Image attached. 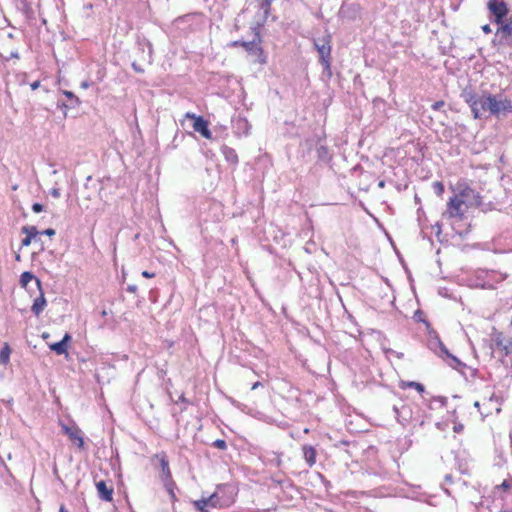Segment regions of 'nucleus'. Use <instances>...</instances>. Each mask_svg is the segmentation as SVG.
<instances>
[{
  "label": "nucleus",
  "instance_id": "24",
  "mask_svg": "<svg viewBox=\"0 0 512 512\" xmlns=\"http://www.w3.org/2000/svg\"><path fill=\"white\" fill-rule=\"evenodd\" d=\"M433 189L435 191V193L438 195V196H442L443 193H444V185L442 182L440 181H436L433 183Z\"/></svg>",
  "mask_w": 512,
  "mask_h": 512
},
{
  "label": "nucleus",
  "instance_id": "40",
  "mask_svg": "<svg viewBox=\"0 0 512 512\" xmlns=\"http://www.w3.org/2000/svg\"><path fill=\"white\" fill-rule=\"evenodd\" d=\"M272 1H273V0H264L265 5H266L267 7H269V6H270V4H271V2H272Z\"/></svg>",
  "mask_w": 512,
  "mask_h": 512
},
{
  "label": "nucleus",
  "instance_id": "16",
  "mask_svg": "<svg viewBox=\"0 0 512 512\" xmlns=\"http://www.w3.org/2000/svg\"><path fill=\"white\" fill-rule=\"evenodd\" d=\"M96 488L99 494V497L104 501L112 500L113 489L108 488L104 481H99L96 484Z\"/></svg>",
  "mask_w": 512,
  "mask_h": 512
},
{
  "label": "nucleus",
  "instance_id": "34",
  "mask_svg": "<svg viewBox=\"0 0 512 512\" xmlns=\"http://www.w3.org/2000/svg\"><path fill=\"white\" fill-rule=\"evenodd\" d=\"M39 86H40V82H39V81H34V82L31 84V89H32V90H36Z\"/></svg>",
  "mask_w": 512,
  "mask_h": 512
},
{
  "label": "nucleus",
  "instance_id": "20",
  "mask_svg": "<svg viewBox=\"0 0 512 512\" xmlns=\"http://www.w3.org/2000/svg\"><path fill=\"white\" fill-rule=\"evenodd\" d=\"M63 94L69 99V104L63 103V107L74 108L80 104L78 97H76L71 91H63Z\"/></svg>",
  "mask_w": 512,
  "mask_h": 512
},
{
  "label": "nucleus",
  "instance_id": "32",
  "mask_svg": "<svg viewBox=\"0 0 512 512\" xmlns=\"http://www.w3.org/2000/svg\"><path fill=\"white\" fill-rule=\"evenodd\" d=\"M244 41H240V40H237V41H233L229 44V46L231 47H241V44L243 43Z\"/></svg>",
  "mask_w": 512,
  "mask_h": 512
},
{
  "label": "nucleus",
  "instance_id": "4",
  "mask_svg": "<svg viewBox=\"0 0 512 512\" xmlns=\"http://www.w3.org/2000/svg\"><path fill=\"white\" fill-rule=\"evenodd\" d=\"M493 97L494 95L488 94L479 97H471V99L468 100L474 118H481L482 115L487 111L491 113Z\"/></svg>",
  "mask_w": 512,
  "mask_h": 512
},
{
  "label": "nucleus",
  "instance_id": "8",
  "mask_svg": "<svg viewBox=\"0 0 512 512\" xmlns=\"http://www.w3.org/2000/svg\"><path fill=\"white\" fill-rule=\"evenodd\" d=\"M60 426L63 433L66 434L72 442H74L81 449L84 447L82 432L76 425L69 426L64 423H60Z\"/></svg>",
  "mask_w": 512,
  "mask_h": 512
},
{
  "label": "nucleus",
  "instance_id": "28",
  "mask_svg": "<svg viewBox=\"0 0 512 512\" xmlns=\"http://www.w3.org/2000/svg\"><path fill=\"white\" fill-rule=\"evenodd\" d=\"M32 210L35 212V213H40L43 211V205L40 204V203H34L32 205Z\"/></svg>",
  "mask_w": 512,
  "mask_h": 512
},
{
  "label": "nucleus",
  "instance_id": "13",
  "mask_svg": "<svg viewBox=\"0 0 512 512\" xmlns=\"http://www.w3.org/2000/svg\"><path fill=\"white\" fill-rule=\"evenodd\" d=\"M70 340L71 336L66 333L61 341L50 344L49 348L58 355L66 354L68 349V342Z\"/></svg>",
  "mask_w": 512,
  "mask_h": 512
},
{
  "label": "nucleus",
  "instance_id": "6",
  "mask_svg": "<svg viewBox=\"0 0 512 512\" xmlns=\"http://www.w3.org/2000/svg\"><path fill=\"white\" fill-rule=\"evenodd\" d=\"M162 484L165 487L166 492L169 495L171 504L173 505L177 501L176 490L177 486L172 480L171 473L168 467V463L162 459Z\"/></svg>",
  "mask_w": 512,
  "mask_h": 512
},
{
  "label": "nucleus",
  "instance_id": "10",
  "mask_svg": "<svg viewBox=\"0 0 512 512\" xmlns=\"http://www.w3.org/2000/svg\"><path fill=\"white\" fill-rule=\"evenodd\" d=\"M498 25L499 27L496 31V35L500 37L503 44L508 47H512V19Z\"/></svg>",
  "mask_w": 512,
  "mask_h": 512
},
{
  "label": "nucleus",
  "instance_id": "42",
  "mask_svg": "<svg viewBox=\"0 0 512 512\" xmlns=\"http://www.w3.org/2000/svg\"><path fill=\"white\" fill-rule=\"evenodd\" d=\"M129 290H130V291H134V290H135V287H129Z\"/></svg>",
  "mask_w": 512,
  "mask_h": 512
},
{
  "label": "nucleus",
  "instance_id": "2",
  "mask_svg": "<svg viewBox=\"0 0 512 512\" xmlns=\"http://www.w3.org/2000/svg\"><path fill=\"white\" fill-rule=\"evenodd\" d=\"M236 493L231 486H218L207 498L194 501V507L200 512H209L210 508H227L235 502Z\"/></svg>",
  "mask_w": 512,
  "mask_h": 512
},
{
  "label": "nucleus",
  "instance_id": "26",
  "mask_svg": "<svg viewBox=\"0 0 512 512\" xmlns=\"http://www.w3.org/2000/svg\"><path fill=\"white\" fill-rule=\"evenodd\" d=\"M445 102L440 100V101H436L435 103L432 104L431 108L434 110V111H437L439 110L440 108H442L444 106Z\"/></svg>",
  "mask_w": 512,
  "mask_h": 512
},
{
  "label": "nucleus",
  "instance_id": "21",
  "mask_svg": "<svg viewBox=\"0 0 512 512\" xmlns=\"http://www.w3.org/2000/svg\"><path fill=\"white\" fill-rule=\"evenodd\" d=\"M496 346L504 351L505 355L512 353V341L504 343L502 339L496 340Z\"/></svg>",
  "mask_w": 512,
  "mask_h": 512
},
{
  "label": "nucleus",
  "instance_id": "14",
  "mask_svg": "<svg viewBox=\"0 0 512 512\" xmlns=\"http://www.w3.org/2000/svg\"><path fill=\"white\" fill-rule=\"evenodd\" d=\"M46 304H47V302H46V299L44 297V293H43L42 289L40 288L39 289V296L34 299V302H33V305L31 307V310H32V312L36 316H39L43 312V310L45 309Z\"/></svg>",
  "mask_w": 512,
  "mask_h": 512
},
{
  "label": "nucleus",
  "instance_id": "12",
  "mask_svg": "<svg viewBox=\"0 0 512 512\" xmlns=\"http://www.w3.org/2000/svg\"><path fill=\"white\" fill-rule=\"evenodd\" d=\"M317 50L320 55V59L322 64L326 67L330 66V55H331V46H330V38L322 39V43H316Z\"/></svg>",
  "mask_w": 512,
  "mask_h": 512
},
{
  "label": "nucleus",
  "instance_id": "36",
  "mask_svg": "<svg viewBox=\"0 0 512 512\" xmlns=\"http://www.w3.org/2000/svg\"><path fill=\"white\" fill-rule=\"evenodd\" d=\"M90 86V84L87 81H84L81 83V87L84 89H87Z\"/></svg>",
  "mask_w": 512,
  "mask_h": 512
},
{
  "label": "nucleus",
  "instance_id": "9",
  "mask_svg": "<svg viewBox=\"0 0 512 512\" xmlns=\"http://www.w3.org/2000/svg\"><path fill=\"white\" fill-rule=\"evenodd\" d=\"M512 113V101L508 98L497 100L493 97L491 114L499 117L500 114Z\"/></svg>",
  "mask_w": 512,
  "mask_h": 512
},
{
  "label": "nucleus",
  "instance_id": "41",
  "mask_svg": "<svg viewBox=\"0 0 512 512\" xmlns=\"http://www.w3.org/2000/svg\"><path fill=\"white\" fill-rule=\"evenodd\" d=\"M42 338H43V339H47V338H49V334H48V333H46V332H45V333H43V334H42Z\"/></svg>",
  "mask_w": 512,
  "mask_h": 512
},
{
  "label": "nucleus",
  "instance_id": "22",
  "mask_svg": "<svg viewBox=\"0 0 512 512\" xmlns=\"http://www.w3.org/2000/svg\"><path fill=\"white\" fill-rule=\"evenodd\" d=\"M22 233H24L26 237L33 239L38 235L39 232L35 226H23Z\"/></svg>",
  "mask_w": 512,
  "mask_h": 512
},
{
  "label": "nucleus",
  "instance_id": "3",
  "mask_svg": "<svg viewBox=\"0 0 512 512\" xmlns=\"http://www.w3.org/2000/svg\"><path fill=\"white\" fill-rule=\"evenodd\" d=\"M241 47L251 56L252 61L259 65H265L267 63V55L262 48V39L259 34L252 41L243 42Z\"/></svg>",
  "mask_w": 512,
  "mask_h": 512
},
{
  "label": "nucleus",
  "instance_id": "29",
  "mask_svg": "<svg viewBox=\"0 0 512 512\" xmlns=\"http://www.w3.org/2000/svg\"><path fill=\"white\" fill-rule=\"evenodd\" d=\"M55 230L52 229V228H48L46 229L45 231H43V234L47 235V236H54L55 235Z\"/></svg>",
  "mask_w": 512,
  "mask_h": 512
},
{
  "label": "nucleus",
  "instance_id": "43",
  "mask_svg": "<svg viewBox=\"0 0 512 512\" xmlns=\"http://www.w3.org/2000/svg\"><path fill=\"white\" fill-rule=\"evenodd\" d=\"M22 2H25L26 0H21Z\"/></svg>",
  "mask_w": 512,
  "mask_h": 512
},
{
  "label": "nucleus",
  "instance_id": "27",
  "mask_svg": "<svg viewBox=\"0 0 512 512\" xmlns=\"http://www.w3.org/2000/svg\"><path fill=\"white\" fill-rule=\"evenodd\" d=\"M50 194L54 198H59L61 196L60 189L58 187H54L50 190Z\"/></svg>",
  "mask_w": 512,
  "mask_h": 512
},
{
  "label": "nucleus",
  "instance_id": "1",
  "mask_svg": "<svg viewBox=\"0 0 512 512\" xmlns=\"http://www.w3.org/2000/svg\"><path fill=\"white\" fill-rule=\"evenodd\" d=\"M482 197L467 184H458L457 192L449 198L444 216L454 221H463L470 209L480 207Z\"/></svg>",
  "mask_w": 512,
  "mask_h": 512
},
{
  "label": "nucleus",
  "instance_id": "37",
  "mask_svg": "<svg viewBox=\"0 0 512 512\" xmlns=\"http://www.w3.org/2000/svg\"><path fill=\"white\" fill-rule=\"evenodd\" d=\"M59 512H68L67 508L64 505L60 506Z\"/></svg>",
  "mask_w": 512,
  "mask_h": 512
},
{
  "label": "nucleus",
  "instance_id": "39",
  "mask_svg": "<svg viewBox=\"0 0 512 512\" xmlns=\"http://www.w3.org/2000/svg\"><path fill=\"white\" fill-rule=\"evenodd\" d=\"M499 512H512V509L502 508Z\"/></svg>",
  "mask_w": 512,
  "mask_h": 512
},
{
  "label": "nucleus",
  "instance_id": "7",
  "mask_svg": "<svg viewBox=\"0 0 512 512\" xmlns=\"http://www.w3.org/2000/svg\"><path fill=\"white\" fill-rule=\"evenodd\" d=\"M186 117L194 121L193 129L196 132H199L206 139H211L212 133L208 128V122L202 116H196L195 114L187 113Z\"/></svg>",
  "mask_w": 512,
  "mask_h": 512
},
{
  "label": "nucleus",
  "instance_id": "23",
  "mask_svg": "<svg viewBox=\"0 0 512 512\" xmlns=\"http://www.w3.org/2000/svg\"><path fill=\"white\" fill-rule=\"evenodd\" d=\"M9 356H10V348H9L8 344H5V346L3 347V349L0 352V362L3 364H6L9 361Z\"/></svg>",
  "mask_w": 512,
  "mask_h": 512
},
{
  "label": "nucleus",
  "instance_id": "5",
  "mask_svg": "<svg viewBox=\"0 0 512 512\" xmlns=\"http://www.w3.org/2000/svg\"><path fill=\"white\" fill-rule=\"evenodd\" d=\"M487 8L493 16V21L496 24H502L509 20L507 19L509 9L504 0H489Z\"/></svg>",
  "mask_w": 512,
  "mask_h": 512
},
{
  "label": "nucleus",
  "instance_id": "19",
  "mask_svg": "<svg viewBox=\"0 0 512 512\" xmlns=\"http://www.w3.org/2000/svg\"><path fill=\"white\" fill-rule=\"evenodd\" d=\"M32 280H35L38 289H40L41 281L38 278H35L31 272H23L20 276V283L24 287Z\"/></svg>",
  "mask_w": 512,
  "mask_h": 512
},
{
  "label": "nucleus",
  "instance_id": "31",
  "mask_svg": "<svg viewBox=\"0 0 512 512\" xmlns=\"http://www.w3.org/2000/svg\"><path fill=\"white\" fill-rule=\"evenodd\" d=\"M482 31L485 33V34H490L492 32L491 30V27L490 25L486 24L484 26H482Z\"/></svg>",
  "mask_w": 512,
  "mask_h": 512
},
{
  "label": "nucleus",
  "instance_id": "33",
  "mask_svg": "<svg viewBox=\"0 0 512 512\" xmlns=\"http://www.w3.org/2000/svg\"><path fill=\"white\" fill-rule=\"evenodd\" d=\"M142 275L146 278H152V277H155L156 276V273H150L148 271H143L142 272Z\"/></svg>",
  "mask_w": 512,
  "mask_h": 512
},
{
  "label": "nucleus",
  "instance_id": "25",
  "mask_svg": "<svg viewBox=\"0 0 512 512\" xmlns=\"http://www.w3.org/2000/svg\"><path fill=\"white\" fill-rule=\"evenodd\" d=\"M214 446L221 449V450H224L226 449L227 445H226V442L224 440H221V439H218L214 442Z\"/></svg>",
  "mask_w": 512,
  "mask_h": 512
},
{
  "label": "nucleus",
  "instance_id": "18",
  "mask_svg": "<svg viewBox=\"0 0 512 512\" xmlns=\"http://www.w3.org/2000/svg\"><path fill=\"white\" fill-rule=\"evenodd\" d=\"M399 387L402 390H406L408 388H413V389H415L419 393H423L424 390H425L424 386L421 383H418V382H415V381H403L402 380V381L399 382Z\"/></svg>",
  "mask_w": 512,
  "mask_h": 512
},
{
  "label": "nucleus",
  "instance_id": "30",
  "mask_svg": "<svg viewBox=\"0 0 512 512\" xmlns=\"http://www.w3.org/2000/svg\"><path fill=\"white\" fill-rule=\"evenodd\" d=\"M32 242V239L30 237H25L23 240H22V246H29Z\"/></svg>",
  "mask_w": 512,
  "mask_h": 512
},
{
  "label": "nucleus",
  "instance_id": "15",
  "mask_svg": "<svg viewBox=\"0 0 512 512\" xmlns=\"http://www.w3.org/2000/svg\"><path fill=\"white\" fill-rule=\"evenodd\" d=\"M303 457L309 467H312L316 463L317 451L311 445H304L302 447Z\"/></svg>",
  "mask_w": 512,
  "mask_h": 512
},
{
  "label": "nucleus",
  "instance_id": "11",
  "mask_svg": "<svg viewBox=\"0 0 512 512\" xmlns=\"http://www.w3.org/2000/svg\"><path fill=\"white\" fill-rule=\"evenodd\" d=\"M512 492V477L504 479L499 485L493 488V494L500 500L506 501L508 494Z\"/></svg>",
  "mask_w": 512,
  "mask_h": 512
},
{
  "label": "nucleus",
  "instance_id": "38",
  "mask_svg": "<svg viewBox=\"0 0 512 512\" xmlns=\"http://www.w3.org/2000/svg\"><path fill=\"white\" fill-rule=\"evenodd\" d=\"M445 353H446L449 357H451L453 360H455V361H457V362H458V359H456V357H455V356L450 355V354L448 353V351H447V350H445Z\"/></svg>",
  "mask_w": 512,
  "mask_h": 512
},
{
  "label": "nucleus",
  "instance_id": "17",
  "mask_svg": "<svg viewBox=\"0 0 512 512\" xmlns=\"http://www.w3.org/2000/svg\"><path fill=\"white\" fill-rule=\"evenodd\" d=\"M492 402L493 399L490 397L489 399H484L483 402L475 401L474 406L478 409L483 417H486L492 413V410L487 407L488 405L492 404Z\"/></svg>",
  "mask_w": 512,
  "mask_h": 512
},
{
  "label": "nucleus",
  "instance_id": "35",
  "mask_svg": "<svg viewBox=\"0 0 512 512\" xmlns=\"http://www.w3.org/2000/svg\"><path fill=\"white\" fill-rule=\"evenodd\" d=\"M260 386H262V383H261V382H255V383L252 385L251 389H252V390H255V389H257V388H258V387H260Z\"/></svg>",
  "mask_w": 512,
  "mask_h": 512
}]
</instances>
